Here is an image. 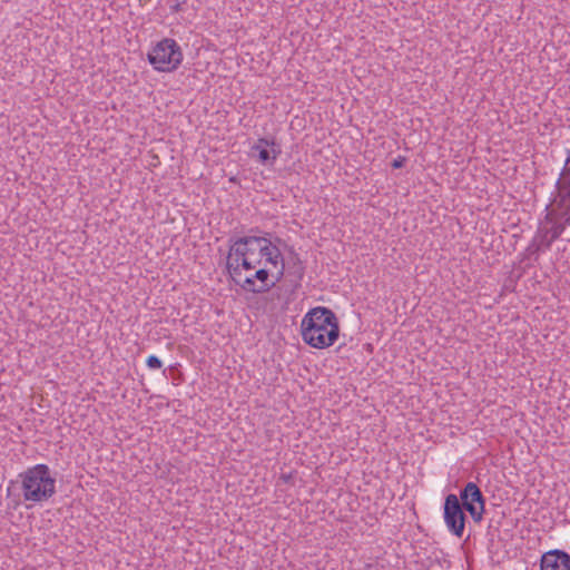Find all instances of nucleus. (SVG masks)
<instances>
[{
  "label": "nucleus",
  "instance_id": "obj_1",
  "mask_svg": "<svg viewBox=\"0 0 570 570\" xmlns=\"http://www.w3.org/2000/svg\"><path fill=\"white\" fill-rule=\"evenodd\" d=\"M229 248L226 257V268L229 275L239 278V272L254 271L261 266L263 258L265 263L277 267L282 261L279 245L284 242L279 237L267 238L265 236L230 237Z\"/></svg>",
  "mask_w": 570,
  "mask_h": 570
},
{
  "label": "nucleus",
  "instance_id": "obj_2",
  "mask_svg": "<svg viewBox=\"0 0 570 570\" xmlns=\"http://www.w3.org/2000/svg\"><path fill=\"white\" fill-rule=\"evenodd\" d=\"M301 333L309 346L320 350L330 347L340 335L337 317L327 307H314L304 315Z\"/></svg>",
  "mask_w": 570,
  "mask_h": 570
},
{
  "label": "nucleus",
  "instance_id": "obj_3",
  "mask_svg": "<svg viewBox=\"0 0 570 570\" xmlns=\"http://www.w3.org/2000/svg\"><path fill=\"white\" fill-rule=\"evenodd\" d=\"M19 478L21 479L22 495L26 501L46 502L56 493V479L46 464L28 468L19 474Z\"/></svg>",
  "mask_w": 570,
  "mask_h": 570
},
{
  "label": "nucleus",
  "instance_id": "obj_4",
  "mask_svg": "<svg viewBox=\"0 0 570 570\" xmlns=\"http://www.w3.org/2000/svg\"><path fill=\"white\" fill-rule=\"evenodd\" d=\"M148 61L156 70L170 72L181 63L183 52L174 39L165 38L148 53Z\"/></svg>",
  "mask_w": 570,
  "mask_h": 570
},
{
  "label": "nucleus",
  "instance_id": "obj_5",
  "mask_svg": "<svg viewBox=\"0 0 570 570\" xmlns=\"http://www.w3.org/2000/svg\"><path fill=\"white\" fill-rule=\"evenodd\" d=\"M444 522L449 531L458 537L462 538L465 529L466 515L464 513V507L461 504L460 499L450 493L444 499Z\"/></svg>",
  "mask_w": 570,
  "mask_h": 570
},
{
  "label": "nucleus",
  "instance_id": "obj_6",
  "mask_svg": "<svg viewBox=\"0 0 570 570\" xmlns=\"http://www.w3.org/2000/svg\"><path fill=\"white\" fill-rule=\"evenodd\" d=\"M255 273L250 275H244V273L239 272V278H236V275H229L233 282L240 286L244 291L250 292L254 294H263L268 292L272 287L275 286V282H272L271 273L268 269L262 267L254 269Z\"/></svg>",
  "mask_w": 570,
  "mask_h": 570
},
{
  "label": "nucleus",
  "instance_id": "obj_7",
  "mask_svg": "<svg viewBox=\"0 0 570 570\" xmlns=\"http://www.w3.org/2000/svg\"><path fill=\"white\" fill-rule=\"evenodd\" d=\"M461 504L470 513L475 522L483 518L485 499L480 488L474 482H468L460 492Z\"/></svg>",
  "mask_w": 570,
  "mask_h": 570
},
{
  "label": "nucleus",
  "instance_id": "obj_8",
  "mask_svg": "<svg viewBox=\"0 0 570 570\" xmlns=\"http://www.w3.org/2000/svg\"><path fill=\"white\" fill-rule=\"evenodd\" d=\"M281 153V146L275 140L261 138L252 147L250 156L256 157L263 165H273Z\"/></svg>",
  "mask_w": 570,
  "mask_h": 570
},
{
  "label": "nucleus",
  "instance_id": "obj_9",
  "mask_svg": "<svg viewBox=\"0 0 570 570\" xmlns=\"http://www.w3.org/2000/svg\"><path fill=\"white\" fill-rule=\"evenodd\" d=\"M540 570H570V556L562 550H551L542 554Z\"/></svg>",
  "mask_w": 570,
  "mask_h": 570
},
{
  "label": "nucleus",
  "instance_id": "obj_10",
  "mask_svg": "<svg viewBox=\"0 0 570 570\" xmlns=\"http://www.w3.org/2000/svg\"><path fill=\"white\" fill-rule=\"evenodd\" d=\"M563 230L564 225L558 224H554L550 228L540 229L535 237V242L538 243L537 250H540L541 248H550L551 244L561 236Z\"/></svg>",
  "mask_w": 570,
  "mask_h": 570
},
{
  "label": "nucleus",
  "instance_id": "obj_11",
  "mask_svg": "<svg viewBox=\"0 0 570 570\" xmlns=\"http://www.w3.org/2000/svg\"><path fill=\"white\" fill-rule=\"evenodd\" d=\"M557 187V198L556 203L559 208H563V212L561 213V218L563 219L562 223H558V225H570V193H566L564 184H556Z\"/></svg>",
  "mask_w": 570,
  "mask_h": 570
},
{
  "label": "nucleus",
  "instance_id": "obj_12",
  "mask_svg": "<svg viewBox=\"0 0 570 570\" xmlns=\"http://www.w3.org/2000/svg\"><path fill=\"white\" fill-rule=\"evenodd\" d=\"M289 273L293 274L297 281H301L303 278L304 266L296 254L293 257V264L289 267Z\"/></svg>",
  "mask_w": 570,
  "mask_h": 570
},
{
  "label": "nucleus",
  "instance_id": "obj_13",
  "mask_svg": "<svg viewBox=\"0 0 570 570\" xmlns=\"http://www.w3.org/2000/svg\"><path fill=\"white\" fill-rule=\"evenodd\" d=\"M275 268H276V273L273 274V276H272L275 279H272V282H275V284H276L284 277V274H285V264H284L283 257H282V261L281 259L278 261L277 267H275Z\"/></svg>",
  "mask_w": 570,
  "mask_h": 570
},
{
  "label": "nucleus",
  "instance_id": "obj_14",
  "mask_svg": "<svg viewBox=\"0 0 570 570\" xmlns=\"http://www.w3.org/2000/svg\"><path fill=\"white\" fill-rule=\"evenodd\" d=\"M146 363H147V366L151 370H158L163 366L161 361L155 355L148 356Z\"/></svg>",
  "mask_w": 570,
  "mask_h": 570
},
{
  "label": "nucleus",
  "instance_id": "obj_15",
  "mask_svg": "<svg viewBox=\"0 0 570 570\" xmlns=\"http://www.w3.org/2000/svg\"><path fill=\"white\" fill-rule=\"evenodd\" d=\"M405 160H406L405 157L399 156L397 158H395L392 161V167L393 168H402L404 166Z\"/></svg>",
  "mask_w": 570,
  "mask_h": 570
},
{
  "label": "nucleus",
  "instance_id": "obj_16",
  "mask_svg": "<svg viewBox=\"0 0 570 570\" xmlns=\"http://www.w3.org/2000/svg\"><path fill=\"white\" fill-rule=\"evenodd\" d=\"M181 9L180 3H176L175 6H171L173 12H178Z\"/></svg>",
  "mask_w": 570,
  "mask_h": 570
}]
</instances>
